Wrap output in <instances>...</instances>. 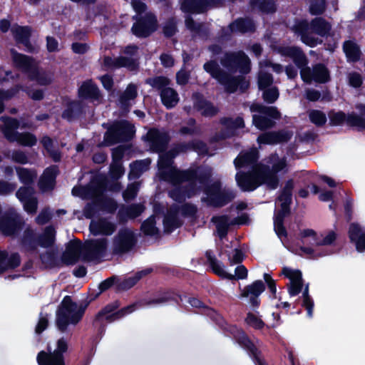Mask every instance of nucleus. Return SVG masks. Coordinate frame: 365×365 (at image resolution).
<instances>
[{"instance_id":"obj_1","label":"nucleus","mask_w":365,"mask_h":365,"mask_svg":"<svg viewBox=\"0 0 365 365\" xmlns=\"http://www.w3.org/2000/svg\"><path fill=\"white\" fill-rule=\"evenodd\" d=\"M220 63L227 71L221 68L216 60L205 62L203 69L222 85L227 93L237 91L245 93L250 86V80L245 76L251 71L249 57L243 51L225 52Z\"/></svg>"},{"instance_id":"obj_2","label":"nucleus","mask_w":365,"mask_h":365,"mask_svg":"<svg viewBox=\"0 0 365 365\" xmlns=\"http://www.w3.org/2000/svg\"><path fill=\"white\" fill-rule=\"evenodd\" d=\"M165 180L170 181L173 185L188 182L186 185L182 186L185 197L190 198L196 194V181L205 187V185L210 182L212 171L210 169L189 168L187 170H178L172 168L165 171L163 174Z\"/></svg>"},{"instance_id":"obj_3","label":"nucleus","mask_w":365,"mask_h":365,"mask_svg":"<svg viewBox=\"0 0 365 365\" xmlns=\"http://www.w3.org/2000/svg\"><path fill=\"white\" fill-rule=\"evenodd\" d=\"M331 30V25L323 17H315L309 22L307 19H296L292 31L300 36L301 41L310 48L323 43V40L312 36L317 34L321 37L328 36Z\"/></svg>"},{"instance_id":"obj_4","label":"nucleus","mask_w":365,"mask_h":365,"mask_svg":"<svg viewBox=\"0 0 365 365\" xmlns=\"http://www.w3.org/2000/svg\"><path fill=\"white\" fill-rule=\"evenodd\" d=\"M91 300H85L79 307L69 295L65 296L56 311V324L59 331L64 332L70 324H77L83 318Z\"/></svg>"},{"instance_id":"obj_5","label":"nucleus","mask_w":365,"mask_h":365,"mask_svg":"<svg viewBox=\"0 0 365 365\" xmlns=\"http://www.w3.org/2000/svg\"><path fill=\"white\" fill-rule=\"evenodd\" d=\"M56 232L53 225L46 227L42 233H37L31 227L24 230L20 245L27 252L34 253L38 247L52 248L56 242Z\"/></svg>"},{"instance_id":"obj_6","label":"nucleus","mask_w":365,"mask_h":365,"mask_svg":"<svg viewBox=\"0 0 365 365\" xmlns=\"http://www.w3.org/2000/svg\"><path fill=\"white\" fill-rule=\"evenodd\" d=\"M11 54L14 66L26 74L30 81H36L38 85L43 86L52 83V77L46 71H39L32 56L20 53L14 49L11 50Z\"/></svg>"},{"instance_id":"obj_7","label":"nucleus","mask_w":365,"mask_h":365,"mask_svg":"<svg viewBox=\"0 0 365 365\" xmlns=\"http://www.w3.org/2000/svg\"><path fill=\"white\" fill-rule=\"evenodd\" d=\"M120 303L115 300L106 304L95 316L93 321V326L96 329L98 335L102 336L106 331V323H112L119 320L134 312L135 310V304H132L124 307L120 309L118 308Z\"/></svg>"},{"instance_id":"obj_8","label":"nucleus","mask_w":365,"mask_h":365,"mask_svg":"<svg viewBox=\"0 0 365 365\" xmlns=\"http://www.w3.org/2000/svg\"><path fill=\"white\" fill-rule=\"evenodd\" d=\"M221 329L225 336L232 337L246 351L255 365H269L264 359L262 351L242 329L227 322Z\"/></svg>"},{"instance_id":"obj_9","label":"nucleus","mask_w":365,"mask_h":365,"mask_svg":"<svg viewBox=\"0 0 365 365\" xmlns=\"http://www.w3.org/2000/svg\"><path fill=\"white\" fill-rule=\"evenodd\" d=\"M250 110L259 115H252V125L259 130L264 131L274 128L275 120L281 118V113L275 106H267L262 103H253Z\"/></svg>"},{"instance_id":"obj_10","label":"nucleus","mask_w":365,"mask_h":365,"mask_svg":"<svg viewBox=\"0 0 365 365\" xmlns=\"http://www.w3.org/2000/svg\"><path fill=\"white\" fill-rule=\"evenodd\" d=\"M204 193L206 195L204 202L208 206L215 208H221L227 205L236 197L232 190L222 188V183L219 180L205 185Z\"/></svg>"},{"instance_id":"obj_11","label":"nucleus","mask_w":365,"mask_h":365,"mask_svg":"<svg viewBox=\"0 0 365 365\" xmlns=\"http://www.w3.org/2000/svg\"><path fill=\"white\" fill-rule=\"evenodd\" d=\"M135 134L133 124L126 120L115 121L104 134V140L108 145L127 143L133 140Z\"/></svg>"},{"instance_id":"obj_12","label":"nucleus","mask_w":365,"mask_h":365,"mask_svg":"<svg viewBox=\"0 0 365 365\" xmlns=\"http://www.w3.org/2000/svg\"><path fill=\"white\" fill-rule=\"evenodd\" d=\"M269 162L272 163V167L263 163H259V165L267 182V187L269 190H275L279 184L277 174L287 171V162L285 158H280L277 153L270 156Z\"/></svg>"},{"instance_id":"obj_13","label":"nucleus","mask_w":365,"mask_h":365,"mask_svg":"<svg viewBox=\"0 0 365 365\" xmlns=\"http://www.w3.org/2000/svg\"><path fill=\"white\" fill-rule=\"evenodd\" d=\"M235 180L237 186L242 192L254 191L262 185L267 186V182L259 163L252 166L250 171H238L235 175Z\"/></svg>"},{"instance_id":"obj_14","label":"nucleus","mask_w":365,"mask_h":365,"mask_svg":"<svg viewBox=\"0 0 365 365\" xmlns=\"http://www.w3.org/2000/svg\"><path fill=\"white\" fill-rule=\"evenodd\" d=\"M133 19L135 22L131 27V32L137 38H148L158 30V19L152 12H147L143 16H134Z\"/></svg>"},{"instance_id":"obj_15","label":"nucleus","mask_w":365,"mask_h":365,"mask_svg":"<svg viewBox=\"0 0 365 365\" xmlns=\"http://www.w3.org/2000/svg\"><path fill=\"white\" fill-rule=\"evenodd\" d=\"M68 349L67 340L61 337L56 342V348L51 351L48 347V351H40L36 356L38 365H66L64 354Z\"/></svg>"},{"instance_id":"obj_16","label":"nucleus","mask_w":365,"mask_h":365,"mask_svg":"<svg viewBox=\"0 0 365 365\" xmlns=\"http://www.w3.org/2000/svg\"><path fill=\"white\" fill-rule=\"evenodd\" d=\"M205 257L212 272L216 275L229 280L245 279L247 277L248 270L245 265H238L235 269V274L227 273L224 269V264L213 255L212 251L207 250Z\"/></svg>"},{"instance_id":"obj_17","label":"nucleus","mask_w":365,"mask_h":365,"mask_svg":"<svg viewBox=\"0 0 365 365\" xmlns=\"http://www.w3.org/2000/svg\"><path fill=\"white\" fill-rule=\"evenodd\" d=\"M137 243L134 232L128 228H121L114 236L112 243V253L121 255L129 252Z\"/></svg>"},{"instance_id":"obj_18","label":"nucleus","mask_w":365,"mask_h":365,"mask_svg":"<svg viewBox=\"0 0 365 365\" xmlns=\"http://www.w3.org/2000/svg\"><path fill=\"white\" fill-rule=\"evenodd\" d=\"M329 125L331 126L341 125L344 123L350 128H356L357 131L365 130V118L354 112L346 114L344 111L334 110L329 113Z\"/></svg>"},{"instance_id":"obj_19","label":"nucleus","mask_w":365,"mask_h":365,"mask_svg":"<svg viewBox=\"0 0 365 365\" xmlns=\"http://www.w3.org/2000/svg\"><path fill=\"white\" fill-rule=\"evenodd\" d=\"M24 220L15 211H7L0 217V232L4 236L17 235L24 226Z\"/></svg>"},{"instance_id":"obj_20","label":"nucleus","mask_w":365,"mask_h":365,"mask_svg":"<svg viewBox=\"0 0 365 365\" xmlns=\"http://www.w3.org/2000/svg\"><path fill=\"white\" fill-rule=\"evenodd\" d=\"M150 150L153 153H162L167 150L171 137L168 132L151 128L144 137Z\"/></svg>"},{"instance_id":"obj_21","label":"nucleus","mask_w":365,"mask_h":365,"mask_svg":"<svg viewBox=\"0 0 365 365\" xmlns=\"http://www.w3.org/2000/svg\"><path fill=\"white\" fill-rule=\"evenodd\" d=\"M108 248L106 238L89 239L84 242V261L98 260L105 257Z\"/></svg>"},{"instance_id":"obj_22","label":"nucleus","mask_w":365,"mask_h":365,"mask_svg":"<svg viewBox=\"0 0 365 365\" xmlns=\"http://www.w3.org/2000/svg\"><path fill=\"white\" fill-rule=\"evenodd\" d=\"M249 222L247 214L244 213L240 217L234 218L230 222V217L227 215H215L211 218V222L214 223L218 237L222 240L227 235L230 226L235 225H246Z\"/></svg>"},{"instance_id":"obj_23","label":"nucleus","mask_w":365,"mask_h":365,"mask_svg":"<svg viewBox=\"0 0 365 365\" xmlns=\"http://www.w3.org/2000/svg\"><path fill=\"white\" fill-rule=\"evenodd\" d=\"M81 256L84 260V242L74 238L66 245V250L61 255V262L67 266L73 265L78 262Z\"/></svg>"},{"instance_id":"obj_24","label":"nucleus","mask_w":365,"mask_h":365,"mask_svg":"<svg viewBox=\"0 0 365 365\" xmlns=\"http://www.w3.org/2000/svg\"><path fill=\"white\" fill-rule=\"evenodd\" d=\"M103 66L105 70H115L125 68L128 71L136 72L139 69L138 59L128 56H118L113 58L109 56H105L103 59Z\"/></svg>"},{"instance_id":"obj_25","label":"nucleus","mask_w":365,"mask_h":365,"mask_svg":"<svg viewBox=\"0 0 365 365\" xmlns=\"http://www.w3.org/2000/svg\"><path fill=\"white\" fill-rule=\"evenodd\" d=\"M223 0H183L180 5L182 12L190 14H203L208 9L222 4Z\"/></svg>"},{"instance_id":"obj_26","label":"nucleus","mask_w":365,"mask_h":365,"mask_svg":"<svg viewBox=\"0 0 365 365\" xmlns=\"http://www.w3.org/2000/svg\"><path fill=\"white\" fill-rule=\"evenodd\" d=\"M265 284L262 280H255L251 284L246 285L241 294L242 297H249V303L254 311L260 306L259 296L265 290Z\"/></svg>"},{"instance_id":"obj_27","label":"nucleus","mask_w":365,"mask_h":365,"mask_svg":"<svg viewBox=\"0 0 365 365\" xmlns=\"http://www.w3.org/2000/svg\"><path fill=\"white\" fill-rule=\"evenodd\" d=\"M193 108L205 118H212L219 113V108L213 105L212 102L205 98L200 93L192 94Z\"/></svg>"},{"instance_id":"obj_28","label":"nucleus","mask_w":365,"mask_h":365,"mask_svg":"<svg viewBox=\"0 0 365 365\" xmlns=\"http://www.w3.org/2000/svg\"><path fill=\"white\" fill-rule=\"evenodd\" d=\"M220 123L225 127V130H221L218 134L219 139L225 140L233 137L237 129L244 128L245 121L242 117L237 116L235 119L231 117H222Z\"/></svg>"},{"instance_id":"obj_29","label":"nucleus","mask_w":365,"mask_h":365,"mask_svg":"<svg viewBox=\"0 0 365 365\" xmlns=\"http://www.w3.org/2000/svg\"><path fill=\"white\" fill-rule=\"evenodd\" d=\"M78 96L81 100L91 102L99 101L102 98L99 88L92 79L82 83L78 89Z\"/></svg>"},{"instance_id":"obj_30","label":"nucleus","mask_w":365,"mask_h":365,"mask_svg":"<svg viewBox=\"0 0 365 365\" xmlns=\"http://www.w3.org/2000/svg\"><path fill=\"white\" fill-rule=\"evenodd\" d=\"M175 291L173 288H159L153 294V297L144 299L146 305H156L168 303L170 302L178 304V299L175 297Z\"/></svg>"},{"instance_id":"obj_31","label":"nucleus","mask_w":365,"mask_h":365,"mask_svg":"<svg viewBox=\"0 0 365 365\" xmlns=\"http://www.w3.org/2000/svg\"><path fill=\"white\" fill-rule=\"evenodd\" d=\"M187 302L194 308L202 309V314L209 317L220 329L227 323L221 314L217 313L214 309L206 306L198 298L189 297Z\"/></svg>"},{"instance_id":"obj_32","label":"nucleus","mask_w":365,"mask_h":365,"mask_svg":"<svg viewBox=\"0 0 365 365\" xmlns=\"http://www.w3.org/2000/svg\"><path fill=\"white\" fill-rule=\"evenodd\" d=\"M291 138V135L284 130L267 132L260 134L257 138V142L264 145H277L287 143Z\"/></svg>"},{"instance_id":"obj_33","label":"nucleus","mask_w":365,"mask_h":365,"mask_svg":"<svg viewBox=\"0 0 365 365\" xmlns=\"http://www.w3.org/2000/svg\"><path fill=\"white\" fill-rule=\"evenodd\" d=\"M170 150L176 157L180 153H186L188 150L205 153L207 152V144L201 140H192L187 143L175 144L174 146L170 148Z\"/></svg>"},{"instance_id":"obj_34","label":"nucleus","mask_w":365,"mask_h":365,"mask_svg":"<svg viewBox=\"0 0 365 365\" xmlns=\"http://www.w3.org/2000/svg\"><path fill=\"white\" fill-rule=\"evenodd\" d=\"M348 235L350 242L355 245L358 252L365 251V231L362 230L359 224L351 223L349 227Z\"/></svg>"},{"instance_id":"obj_35","label":"nucleus","mask_w":365,"mask_h":365,"mask_svg":"<svg viewBox=\"0 0 365 365\" xmlns=\"http://www.w3.org/2000/svg\"><path fill=\"white\" fill-rule=\"evenodd\" d=\"M231 33H254L256 31V26L254 21L249 17H239L232 21L229 26Z\"/></svg>"},{"instance_id":"obj_36","label":"nucleus","mask_w":365,"mask_h":365,"mask_svg":"<svg viewBox=\"0 0 365 365\" xmlns=\"http://www.w3.org/2000/svg\"><path fill=\"white\" fill-rule=\"evenodd\" d=\"M21 264V256L18 252L10 255L6 250H0V274L7 270L15 269Z\"/></svg>"},{"instance_id":"obj_37","label":"nucleus","mask_w":365,"mask_h":365,"mask_svg":"<svg viewBox=\"0 0 365 365\" xmlns=\"http://www.w3.org/2000/svg\"><path fill=\"white\" fill-rule=\"evenodd\" d=\"M179 211L180 207L178 205L170 207L163 221L165 232L170 234L182 226V222L178 218Z\"/></svg>"},{"instance_id":"obj_38","label":"nucleus","mask_w":365,"mask_h":365,"mask_svg":"<svg viewBox=\"0 0 365 365\" xmlns=\"http://www.w3.org/2000/svg\"><path fill=\"white\" fill-rule=\"evenodd\" d=\"M59 172L58 166L56 165H52L46 168L39 180L40 187L41 189L53 190Z\"/></svg>"},{"instance_id":"obj_39","label":"nucleus","mask_w":365,"mask_h":365,"mask_svg":"<svg viewBox=\"0 0 365 365\" xmlns=\"http://www.w3.org/2000/svg\"><path fill=\"white\" fill-rule=\"evenodd\" d=\"M89 229L91 233L94 236L99 235L110 236L116 230V225L103 218L96 222H91Z\"/></svg>"},{"instance_id":"obj_40","label":"nucleus","mask_w":365,"mask_h":365,"mask_svg":"<svg viewBox=\"0 0 365 365\" xmlns=\"http://www.w3.org/2000/svg\"><path fill=\"white\" fill-rule=\"evenodd\" d=\"M1 120L4 123L1 132L5 138L11 142L19 133L17 131V129L20 128V122L16 118L10 116H1Z\"/></svg>"},{"instance_id":"obj_41","label":"nucleus","mask_w":365,"mask_h":365,"mask_svg":"<svg viewBox=\"0 0 365 365\" xmlns=\"http://www.w3.org/2000/svg\"><path fill=\"white\" fill-rule=\"evenodd\" d=\"M84 113V106L80 101H71L67 103L61 117L68 121H72L81 117Z\"/></svg>"},{"instance_id":"obj_42","label":"nucleus","mask_w":365,"mask_h":365,"mask_svg":"<svg viewBox=\"0 0 365 365\" xmlns=\"http://www.w3.org/2000/svg\"><path fill=\"white\" fill-rule=\"evenodd\" d=\"M39 259L46 269L61 267L63 264L61 262V257L58 258L57 248L47 250L46 252L41 253Z\"/></svg>"},{"instance_id":"obj_43","label":"nucleus","mask_w":365,"mask_h":365,"mask_svg":"<svg viewBox=\"0 0 365 365\" xmlns=\"http://www.w3.org/2000/svg\"><path fill=\"white\" fill-rule=\"evenodd\" d=\"M259 159V153L256 149L240 153L234 160L236 169H240L249 165H255Z\"/></svg>"},{"instance_id":"obj_44","label":"nucleus","mask_w":365,"mask_h":365,"mask_svg":"<svg viewBox=\"0 0 365 365\" xmlns=\"http://www.w3.org/2000/svg\"><path fill=\"white\" fill-rule=\"evenodd\" d=\"M284 54L292 59L294 63L298 68L304 67L309 63L306 54L299 47H287L285 49Z\"/></svg>"},{"instance_id":"obj_45","label":"nucleus","mask_w":365,"mask_h":365,"mask_svg":"<svg viewBox=\"0 0 365 365\" xmlns=\"http://www.w3.org/2000/svg\"><path fill=\"white\" fill-rule=\"evenodd\" d=\"M342 48L348 62L356 63L360 60L361 51L359 46L354 41H345L343 43Z\"/></svg>"},{"instance_id":"obj_46","label":"nucleus","mask_w":365,"mask_h":365,"mask_svg":"<svg viewBox=\"0 0 365 365\" xmlns=\"http://www.w3.org/2000/svg\"><path fill=\"white\" fill-rule=\"evenodd\" d=\"M249 5L252 10L257 9L265 14H274L277 11L274 0H250Z\"/></svg>"},{"instance_id":"obj_47","label":"nucleus","mask_w":365,"mask_h":365,"mask_svg":"<svg viewBox=\"0 0 365 365\" xmlns=\"http://www.w3.org/2000/svg\"><path fill=\"white\" fill-rule=\"evenodd\" d=\"M162 103L168 109L175 107L178 101L179 97L177 91L172 88H167L160 92Z\"/></svg>"},{"instance_id":"obj_48","label":"nucleus","mask_w":365,"mask_h":365,"mask_svg":"<svg viewBox=\"0 0 365 365\" xmlns=\"http://www.w3.org/2000/svg\"><path fill=\"white\" fill-rule=\"evenodd\" d=\"M313 73L314 81L317 83H326L331 80L329 70L322 63H317L313 66Z\"/></svg>"},{"instance_id":"obj_49","label":"nucleus","mask_w":365,"mask_h":365,"mask_svg":"<svg viewBox=\"0 0 365 365\" xmlns=\"http://www.w3.org/2000/svg\"><path fill=\"white\" fill-rule=\"evenodd\" d=\"M185 24L191 32L197 34L200 37H207L208 30L203 23H197L192 16H188L185 18Z\"/></svg>"},{"instance_id":"obj_50","label":"nucleus","mask_w":365,"mask_h":365,"mask_svg":"<svg viewBox=\"0 0 365 365\" xmlns=\"http://www.w3.org/2000/svg\"><path fill=\"white\" fill-rule=\"evenodd\" d=\"M145 83L150 86L153 88L161 92L162 90L169 87L171 81L167 76H158L146 78Z\"/></svg>"},{"instance_id":"obj_51","label":"nucleus","mask_w":365,"mask_h":365,"mask_svg":"<svg viewBox=\"0 0 365 365\" xmlns=\"http://www.w3.org/2000/svg\"><path fill=\"white\" fill-rule=\"evenodd\" d=\"M16 171L20 182L25 185H32L36 178V171L26 168L16 167Z\"/></svg>"},{"instance_id":"obj_52","label":"nucleus","mask_w":365,"mask_h":365,"mask_svg":"<svg viewBox=\"0 0 365 365\" xmlns=\"http://www.w3.org/2000/svg\"><path fill=\"white\" fill-rule=\"evenodd\" d=\"M14 142H16L22 146L32 147L37 143V138L30 132L19 133L11 141V143Z\"/></svg>"},{"instance_id":"obj_53","label":"nucleus","mask_w":365,"mask_h":365,"mask_svg":"<svg viewBox=\"0 0 365 365\" xmlns=\"http://www.w3.org/2000/svg\"><path fill=\"white\" fill-rule=\"evenodd\" d=\"M140 230L145 236L153 237L159 234V230L156 227V220L154 215H152L142 222Z\"/></svg>"},{"instance_id":"obj_54","label":"nucleus","mask_w":365,"mask_h":365,"mask_svg":"<svg viewBox=\"0 0 365 365\" xmlns=\"http://www.w3.org/2000/svg\"><path fill=\"white\" fill-rule=\"evenodd\" d=\"M178 32V20L174 16H171L166 19L162 25V33L166 38L173 37Z\"/></svg>"},{"instance_id":"obj_55","label":"nucleus","mask_w":365,"mask_h":365,"mask_svg":"<svg viewBox=\"0 0 365 365\" xmlns=\"http://www.w3.org/2000/svg\"><path fill=\"white\" fill-rule=\"evenodd\" d=\"M150 160L149 159L136 160L130 164V171L129 175L134 178H139L140 175L149 168Z\"/></svg>"},{"instance_id":"obj_56","label":"nucleus","mask_w":365,"mask_h":365,"mask_svg":"<svg viewBox=\"0 0 365 365\" xmlns=\"http://www.w3.org/2000/svg\"><path fill=\"white\" fill-rule=\"evenodd\" d=\"M12 34L16 43L21 44L31 38V29L28 26H17L15 29H12Z\"/></svg>"},{"instance_id":"obj_57","label":"nucleus","mask_w":365,"mask_h":365,"mask_svg":"<svg viewBox=\"0 0 365 365\" xmlns=\"http://www.w3.org/2000/svg\"><path fill=\"white\" fill-rule=\"evenodd\" d=\"M159 159L158 161V168L160 170H170L172 168H175L172 166L173 163V159L175 158V154L170 150H165L164 153H159Z\"/></svg>"},{"instance_id":"obj_58","label":"nucleus","mask_w":365,"mask_h":365,"mask_svg":"<svg viewBox=\"0 0 365 365\" xmlns=\"http://www.w3.org/2000/svg\"><path fill=\"white\" fill-rule=\"evenodd\" d=\"M99 209L110 214H113L118 209L117 202L111 197H104L97 202Z\"/></svg>"},{"instance_id":"obj_59","label":"nucleus","mask_w":365,"mask_h":365,"mask_svg":"<svg viewBox=\"0 0 365 365\" xmlns=\"http://www.w3.org/2000/svg\"><path fill=\"white\" fill-rule=\"evenodd\" d=\"M138 96L137 86L134 83H130L124 92L120 96V102L122 105L128 104L130 101L134 100Z\"/></svg>"},{"instance_id":"obj_60","label":"nucleus","mask_w":365,"mask_h":365,"mask_svg":"<svg viewBox=\"0 0 365 365\" xmlns=\"http://www.w3.org/2000/svg\"><path fill=\"white\" fill-rule=\"evenodd\" d=\"M117 280H118V277L113 275V276L110 277L106 279L105 280L102 281L98 285L99 292L98 293H96L95 295L91 296V298L89 300H91V302L95 300L96 299H97L99 297V295L101 293L107 291L110 287H112L113 285L116 286Z\"/></svg>"},{"instance_id":"obj_61","label":"nucleus","mask_w":365,"mask_h":365,"mask_svg":"<svg viewBox=\"0 0 365 365\" xmlns=\"http://www.w3.org/2000/svg\"><path fill=\"white\" fill-rule=\"evenodd\" d=\"M309 120L317 127H322L327 123L326 114L319 110H311L309 113Z\"/></svg>"},{"instance_id":"obj_62","label":"nucleus","mask_w":365,"mask_h":365,"mask_svg":"<svg viewBox=\"0 0 365 365\" xmlns=\"http://www.w3.org/2000/svg\"><path fill=\"white\" fill-rule=\"evenodd\" d=\"M138 282V277H135V275L127 277L123 280H120L118 277V280L116 281V289L117 291H125L134 287Z\"/></svg>"},{"instance_id":"obj_63","label":"nucleus","mask_w":365,"mask_h":365,"mask_svg":"<svg viewBox=\"0 0 365 365\" xmlns=\"http://www.w3.org/2000/svg\"><path fill=\"white\" fill-rule=\"evenodd\" d=\"M279 90L276 86L263 90L262 99L268 104L274 103L279 98Z\"/></svg>"},{"instance_id":"obj_64","label":"nucleus","mask_w":365,"mask_h":365,"mask_svg":"<svg viewBox=\"0 0 365 365\" xmlns=\"http://www.w3.org/2000/svg\"><path fill=\"white\" fill-rule=\"evenodd\" d=\"M34 188L30 185L21 186L16 192V197L23 202L24 201L31 198L34 195Z\"/></svg>"}]
</instances>
